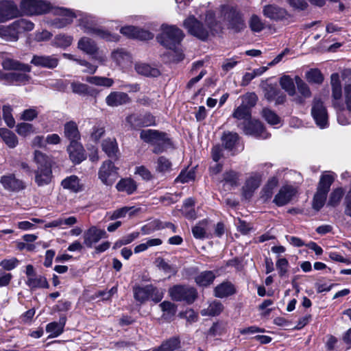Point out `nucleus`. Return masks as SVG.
I'll return each instance as SVG.
<instances>
[{
    "label": "nucleus",
    "mask_w": 351,
    "mask_h": 351,
    "mask_svg": "<svg viewBox=\"0 0 351 351\" xmlns=\"http://www.w3.org/2000/svg\"><path fill=\"white\" fill-rule=\"evenodd\" d=\"M332 89V105L337 110H347L351 112V84H345L342 92L341 84L338 73L330 76Z\"/></svg>",
    "instance_id": "f257e3e1"
},
{
    "label": "nucleus",
    "mask_w": 351,
    "mask_h": 351,
    "mask_svg": "<svg viewBox=\"0 0 351 351\" xmlns=\"http://www.w3.org/2000/svg\"><path fill=\"white\" fill-rule=\"evenodd\" d=\"M34 162L36 168L34 171V182L38 186L49 184L53 180L52 167L53 161L51 157L36 150L34 153Z\"/></svg>",
    "instance_id": "f03ea898"
},
{
    "label": "nucleus",
    "mask_w": 351,
    "mask_h": 351,
    "mask_svg": "<svg viewBox=\"0 0 351 351\" xmlns=\"http://www.w3.org/2000/svg\"><path fill=\"white\" fill-rule=\"evenodd\" d=\"M206 27H204L193 16H191L184 21V27L191 35L199 39L205 40L208 36L209 32L214 29L215 25L214 15L210 12L206 14Z\"/></svg>",
    "instance_id": "7ed1b4c3"
},
{
    "label": "nucleus",
    "mask_w": 351,
    "mask_h": 351,
    "mask_svg": "<svg viewBox=\"0 0 351 351\" xmlns=\"http://www.w3.org/2000/svg\"><path fill=\"white\" fill-rule=\"evenodd\" d=\"M162 32L157 36L158 42L165 47L176 51L184 38L183 32L175 25H162Z\"/></svg>",
    "instance_id": "20e7f679"
},
{
    "label": "nucleus",
    "mask_w": 351,
    "mask_h": 351,
    "mask_svg": "<svg viewBox=\"0 0 351 351\" xmlns=\"http://www.w3.org/2000/svg\"><path fill=\"white\" fill-rule=\"evenodd\" d=\"M335 174L332 172H325L322 175L317 192L315 193L313 200V208L319 210L321 209L326 202L327 194L330 190L331 184L333 183Z\"/></svg>",
    "instance_id": "39448f33"
},
{
    "label": "nucleus",
    "mask_w": 351,
    "mask_h": 351,
    "mask_svg": "<svg viewBox=\"0 0 351 351\" xmlns=\"http://www.w3.org/2000/svg\"><path fill=\"white\" fill-rule=\"evenodd\" d=\"M79 26L86 34L95 35L108 41H115L117 40L116 36L106 30L96 27L94 18L90 15H84L80 20Z\"/></svg>",
    "instance_id": "423d86ee"
},
{
    "label": "nucleus",
    "mask_w": 351,
    "mask_h": 351,
    "mask_svg": "<svg viewBox=\"0 0 351 351\" xmlns=\"http://www.w3.org/2000/svg\"><path fill=\"white\" fill-rule=\"evenodd\" d=\"M171 298L176 301L193 303L197 296V292L193 287L186 285H176L169 289Z\"/></svg>",
    "instance_id": "0eeeda50"
},
{
    "label": "nucleus",
    "mask_w": 351,
    "mask_h": 351,
    "mask_svg": "<svg viewBox=\"0 0 351 351\" xmlns=\"http://www.w3.org/2000/svg\"><path fill=\"white\" fill-rule=\"evenodd\" d=\"M221 12L229 28L235 32H240L246 27L242 15L233 8L224 5L222 7Z\"/></svg>",
    "instance_id": "6e6552de"
},
{
    "label": "nucleus",
    "mask_w": 351,
    "mask_h": 351,
    "mask_svg": "<svg viewBox=\"0 0 351 351\" xmlns=\"http://www.w3.org/2000/svg\"><path fill=\"white\" fill-rule=\"evenodd\" d=\"M20 7L27 15L42 14L49 11L51 8L49 3L40 0H23Z\"/></svg>",
    "instance_id": "1a4fd4ad"
},
{
    "label": "nucleus",
    "mask_w": 351,
    "mask_h": 351,
    "mask_svg": "<svg viewBox=\"0 0 351 351\" xmlns=\"http://www.w3.org/2000/svg\"><path fill=\"white\" fill-rule=\"evenodd\" d=\"M311 114L320 128H324L328 125V112L323 101L319 99H314L313 101Z\"/></svg>",
    "instance_id": "9d476101"
},
{
    "label": "nucleus",
    "mask_w": 351,
    "mask_h": 351,
    "mask_svg": "<svg viewBox=\"0 0 351 351\" xmlns=\"http://www.w3.org/2000/svg\"><path fill=\"white\" fill-rule=\"evenodd\" d=\"M125 120L130 127L133 129L155 125V117L150 113L132 114L128 116Z\"/></svg>",
    "instance_id": "9b49d317"
},
{
    "label": "nucleus",
    "mask_w": 351,
    "mask_h": 351,
    "mask_svg": "<svg viewBox=\"0 0 351 351\" xmlns=\"http://www.w3.org/2000/svg\"><path fill=\"white\" fill-rule=\"evenodd\" d=\"M117 175V168L110 160L104 161L100 167L98 172L99 179L106 185L110 186L114 181Z\"/></svg>",
    "instance_id": "f8f14e48"
},
{
    "label": "nucleus",
    "mask_w": 351,
    "mask_h": 351,
    "mask_svg": "<svg viewBox=\"0 0 351 351\" xmlns=\"http://www.w3.org/2000/svg\"><path fill=\"white\" fill-rule=\"evenodd\" d=\"M107 237L108 234L104 230L99 229L93 226L84 233V244L87 247L91 248L100 239L107 238Z\"/></svg>",
    "instance_id": "ddd939ff"
},
{
    "label": "nucleus",
    "mask_w": 351,
    "mask_h": 351,
    "mask_svg": "<svg viewBox=\"0 0 351 351\" xmlns=\"http://www.w3.org/2000/svg\"><path fill=\"white\" fill-rule=\"evenodd\" d=\"M263 14L265 17L275 21L288 19L290 17V14L285 8L274 4L265 5Z\"/></svg>",
    "instance_id": "4468645a"
},
{
    "label": "nucleus",
    "mask_w": 351,
    "mask_h": 351,
    "mask_svg": "<svg viewBox=\"0 0 351 351\" xmlns=\"http://www.w3.org/2000/svg\"><path fill=\"white\" fill-rule=\"evenodd\" d=\"M20 12L12 1L0 2V23H4L19 16Z\"/></svg>",
    "instance_id": "2eb2a0df"
},
{
    "label": "nucleus",
    "mask_w": 351,
    "mask_h": 351,
    "mask_svg": "<svg viewBox=\"0 0 351 351\" xmlns=\"http://www.w3.org/2000/svg\"><path fill=\"white\" fill-rule=\"evenodd\" d=\"M296 191L292 186H283L275 195L273 202L278 206H285L292 199Z\"/></svg>",
    "instance_id": "dca6fc26"
},
{
    "label": "nucleus",
    "mask_w": 351,
    "mask_h": 351,
    "mask_svg": "<svg viewBox=\"0 0 351 351\" xmlns=\"http://www.w3.org/2000/svg\"><path fill=\"white\" fill-rule=\"evenodd\" d=\"M0 182L5 190L10 191H19L26 187L25 183L12 173L3 176L1 178Z\"/></svg>",
    "instance_id": "f3484780"
},
{
    "label": "nucleus",
    "mask_w": 351,
    "mask_h": 351,
    "mask_svg": "<svg viewBox=\"0 0 351 351\" xmlns=\"http://www.w3.org/2000/svg\"><path fill=\"white\" fill-rule=\"evenodd\" d=\"M67 152L69 155L70 160L74 164H80L86 158L85 150L82 145L77 141L70 142L67 147Z\"/></svg>",
    "instance_id": "a211bd4d"
},
{
    "label": "nucleus",
    "mask_w": 351,
    "mask_h": 351,
    "mask_svg": "<svg viewBox=\"0 0 351 351\" xmlns=\"http://www.w3.org/2000/svg\"><path fill=\"white\" fill-rule=\"evenodd\" d=\"M56 14L58 16L53 21V25L57 28H63L66 25L71 24L73 19L76 17V14L71 10L58 8L55 11Z\"/></svg>",
    "instance_id": "6ab92c4d"
},
{
    "label": "nucleus",
    "mask_w": 351,
    "mask_h": 351,
    "mask_svg": "<svg viewBox=\"0 0 351 351\" xmlns=\"http://www.w3.org/2000/svg\"><path fill=\"white\" fill-rule=\"evenodd\" d=\"M30 62L36 66L52 69L58 66L59 59L55 55H34Z\"/></svg>",
    "instance_id": "aec40b11"
},
{
    "label": "nucleus",
    "mask_w": 351,
    "mask_h": 351,
    "mask_svg": "<svg viewBox=\"0 0 351 351\" xmlns=\"http://www.w3.org/2000/svg\"><path fill=\"white\" fill-rule=\"evenodd\" d=\"M111 58L116 64L123 69L128 68L132 63V56L124 49H117L111 53Z\"/></svg>",
    "instance_id": "412c9836"
},
{
    "label": "nucleus",
    "mask_w": 351,
    "mask_h": 351,
    "mask_svg": "<svg viewBox=\"0 0 351 351\" xmlns=\"http://www.w3.org/2000/svg\"><path fill=\"white\" fill-rule=\"evenodd\" d=\"M261 176L258 173L252 174L246 180L243 187V193L245 198H250L261 182Z\"/></svg>",
    "instance_id": "4be33fe9"
},
{
    "label": "nucleus",
    "mask_w": 351,
    "mask_h": 351,
    "mask_svg": "<svg viewBox=\"0 0 351 351\" xmlns=\"http://www.w3.org/2000/svg\"><path fill=\"white\" fill-rule=\"evenodd\" d=\"M71 89L73 93L80 96H95L97 93L96 89L79 81L73 80L70 82Z\"/></svg>",
    "instance_id": "5701e85b"
},
{
    "label": "nucleus",
    "mask_w": 351,
    "mask_h": 351,
    "mask_svg": "<svg viewBox=\"0 0 351 351\" xmlns=\"http://www.w3.org/2000/svg\"><path fill=\"white\" fill-rule=\"evenodd\" d=\"M134 70L138 75L147 77H156L160 75V72L157 67L145 62H136L134 64Z\"/></svg>",
    "instance_id": "b1692460"
},
{
    "label": "nucleus",
    "mask_w": 351,
    "mask_h": 351,
    "mask_svg": "<svg viewBox=\"0 0 351 351\" xmlns=\"http://www.w3.org/2000/svg\"><path fill=\"white\" fill-rule=\"evenodd\" d=\"M130 101L128 95L123 92H112L106 98L108 106L114 107L128 104Z\"/></svg>",
    "instance_id": "393cba45"
},
{
    "label": "nucleus",
    "mask_w": 351,
    "mask_h": 351,
    "mask_svg": "<svg viewBox=\"0 0 351 351\" xmlns=\"http://www.w3.org/2000/svg\"><path fill=\"white\" fill-rule=\"evenodd\" d=\"M2 66L5 70H14L21 72H30L32 71L30 65L22 63L19 60L10 58H3Z\"/></svg>",
    "instance_id": "a878e982"
},
{
    "label": "nucleus",
    "mask_w": 351,
    "mask_h": 351,
    "mask_svg": "<svg viewBox=\"0 0 351 351\" xmlns=\"http://www.w3.org/2000/svg\"><path fill=\"white\" fill-rule=\"evenodd\" d=\"M236 293L234 285L229 282L225 281L218 285L214 289L215 296L219 298H227Z\"/></svg>",
    "instance_id": "bb28decb"
},
{
    "label": "nucleus",
    "mask_w": 351,
    "mask_h": 351,
    "mask_svg": "<svg viewBox=\"0 0 351 351\" xmlns=\"http://www.w3.org/2000/svg\"><path fill=\"white\" fill-rule=\"evenodd\" d=\"M77 48L90 56L95 55L98 51V47L95 42L86 36L81 38L78 40Z\"/></svg>",
    "instance_id": "cd10ccee"
},
{
    "label": "nucleus",
    "mask_w": 351,
    "mask_h": 351,
    "mask_svg": "<svg viewBox=\"0 0 351 351\" xmlns=\"http://www.w3.org/2000/svg\"><path fill=\"white\" fill-rule=\"evenodd\" d=\"M61 186L73 193H78L83 190V184L77 176L72 175L66 177L61 182Z\"/></svg>",
    "instance_id": "c85d7f7f"
},
{
    "label": "nucleus",
    "mask_w": 351,
    "mask_h": 351,
    "mask_svg": "<svg viewBox=\"0 0 351 351\" xmlns=\"http://www.w3.org/2000/svg\"><path fill=\"white\" fill-rule=\"evenodd\" d=\"M244 133L247 135H254L260 136L263 132V127L262 123L257 120H252L247 121L241 127Z\"/></svg>",
    "instance_id": "c756f323"
},
{
    "label": "nucleus",
    "mask_w": 351,
    "mask_h": 351,
    "mask_svg": "<svg viewBox=\"0 0 351 351\" xmlns=\"http://www.w3.org/2000/svg\"><path fill=\"white\" fill-rule=\"evenodd\" d=\"M65 317H61L58 322H53L46 326V331L50 333L49 337H57L60 335L63 331L66 324Z\"/></svg>",
    "instance_id": "7c9ffc66"
},
{
    "label": "nucleus",
    "mask_w": 351,
    "mask_h": 351,
    "mask_svg": "<svg viewBox=\"0 0 351 351\" xmlns=\"http://www.w3.org/2000/svg\"><path fill=\"white\" fill-rule=\"evenodd\" d=\"M140 138L146 143H155L158 141L165 140V133L159 132L156 130H145L140 133Z\"/></svg>",
    "instance_id": "2f4dec72"
},
{
    "label": "nucleus",
    "mask_w": 351,
    "mask_h": 351,
    "mask_svg": "<svg viewBox=\"0 0 351 351\" xmlns=\"http://www.w3.org/2000/svg\"><path fill=\"white\" fill-rule=\"evenodd\" d=\"M232 117L241 121L238 123L239 127H241L243 124L246 123L251 119V110L248 109L245 106H239L237 107L232 113Z\"/></svg>",
    "instance_id": "473e14b6"
},
{
    "label": "nucleus",
    "mask_w": 351,
    "mask_h": 351,
    "mask_svg": "<svg viewBox=\"0 0 351 351\" xmlns=\"http://www.w3.org/2000/svg\"><path fill=\"white\" fill-rule=\"evenodd\" d=\"M180 347V339L178 337H172L154 348L152 351H174Z\"/></svg>",
    "instance_id": "72a5a7b5"
},
{
    "label": "nucleus",
    "mask_w": 351,
    "mask_h": 351,
    "mask_svg": "<svg viewBox=\"0 0 351 351\" xmlns=\"http://www.w3.org/2000/svg\"><path fill=\"white\" fill-rule=\"evenodd\" d=\"M64 134L70 142L73 141H79L80 139V134L78 130L77 125L75 122L71 121L66 123L64 125Z\"/></svg>",
    "instance_id": "f704fd0d"
},
{
    "label": "nucleus",
    "mask_w": 351,
    "mask_h": 351,
    "mask_svg": "<svg viewBox=\"0 0 351 351\" xmlns=\"http://www.w3.org/2000/svg\"><path fill=\"white\" fill-rule=\"evenodd\" d=\"M119 191L125 192L127 194H132L137 189L136 182L132 178H123L119 181L116 186Z\"/></svg>",
    "instance_id": "c9c22d12"
},
{
    "label": "nucleus",
    "mask_w": 351,
    "mask_h": 351,
    "mask_svg": "<svg viewBox=\"0 0 351 351\" xmlns=\"http://www.w3.org/2000/svg\"><path fill=\"white\" fill-rule=\"evenodd\" d=\"M278 184V180L276 177L270 178L261 191V199L267 202L272 197L274 191Z\"/></svg>",
    "instance_id": "e433bc0d"
},
{
    "label": "nucleus",
    "mask_w": 351,
    "mask_h": 351,
    "mask_svg": "<svg viewBox=\"0 0 351 351\" xmlns=\"http://www.w3.org/2000/svg\"><path fill=\"white\" fill-rule=\"evenodd\" d=\"M215 278V275L212 271H204L195 277V282L199 287H207L211 285Z\"/></svg>",
    "instance_id": "4c0bfd02"
},
{
    "label": "nucleus",
    "mask_w": 351,
    "mask_h": 351,
    "mask_svg": "<svg viewBox=\"0 0 351 351\" xmlns=\"http://www.w3.org/2000/svg\"><path fill=\"white\" fill-rule=\"evenodd\" d=\"M150 285L144 287L136 286L133 288L134 298L135 300L143 304L149 299Z\"/></svg>",
    "instance_id": "58836bf2"
},
{
    "label": "nucleus",
    "mask_w": 351,
    "mask_h": 351,
    "mask_svg": "<svg viewBox=\"0 0 351 351\" xmlns=\"http://www.w3.org/2000/svg\"><path fill=\"white\" fill-rule=\"evenodd\" d=\"M27 73H9L7 75V82L10 84H25L31 80L30 75Z\"/></svg>",
    "instance_id": "ea45409f"
},
{
    "label": "nucleus",
    "mask_w": 351,
    "mask_h": 351,
    "mask_svg": "<svg viewBox=\"0 0 351 351\" xmlns=\"http://www.w3.org/2000/svg\"><path fill=\"white\" fill-rule=\"evenodd\" d=\"M25 283L31 289H47L49 287V283L46 278L40 275L27 278Z\"/></svg>",
    "instance_id": "a19ab883"
},
{
    "label": "nucleus",
    "mask_w": 351,
    "mask_h": 351,
    "mask_svg": "<svg viewBox=\"0 0 351 351\" xmlns=\"http://www.w3.org/2000/svg\"><path fill=\"white\" fill-rule=\"evenodd\" d=\"M102 149L109 157H116L118 152L117 143L114 138H107L102 142Z\"/></svg>",
    "instance_id": "79ce46f5"
},
{
    "label": "nucleus",
    "mask_w": 351,
    "mask_h": 351,
    "mask_svg": "<svg viewBox=\"0 0 351 351\" xmlns=\"http://www.w3.org/2000/svg\"><path fill=\"white\" fill-rule=\"evenodd\" d=\"M223 310V306L221 302L215 300L208 306L201 311L203 316H216L219 315Z\"/></svg>",
    "instance_id": "37998d69"
},
{
    "label": "nucleus",
    "mask_w": 351,
    "mask_h": 351,
    "mask_svg": "<svg viewBox=\"0 0 351 351\" xmlns=\"http://www.w3.org/2000/svg\"><path fill=\"white\" fill-rule=\"evenodd\" d=\"M85 80L91 84L107 88L111 87L114 84L113 79L101 76H87Z\"/></svg>",
    "instance_id": "c03bdc74"
},
{
    "label": "nucleus",
    "mask_w": 351,
    "mask_h": 351,
    "mask_svg": "<svg viewBox=\"0 0 351 351\" xmlns=\"http://www.w3.org/2000/svg\"><path fill=\"white\" fill-rule=\"evenodd\" d=\"M0 136L4 143L10 148L15 147L18 144L16 136L6 128H0Z\"/></svg>",
    "instance_id": "a18cd8bd"
},
{
    "label": "nucleus",
    "mask_w": 351,
    "mask_h": 351,
    "mask_svg": "<svg viewBox=\"0 0 351 351\" xmlns=\"http://www.w3.org/2000/svg\"><path fill=\"white\" fill-rule=\"evenodd\" d=\"M12 27H14L16 34L19 36V34L22 32L32 31L34 27V25L26 19H20L13 22Z\"/></svg>",
    "instance_id": "49530a36"
},
{
    "label": "nucleus",
    "mask_w": 351,
    "mask_h": 351,
    "mask_svg": "<svg viewBox=\"0 0 351 351\" xmlns=\"http://www.w3.org/2000/svg\"><path fill=\"white\" fill-rule=\"evenodd\" d=\"M73 37L65 34H59L54 37L53 45L57 47L65 49L71 45Z\"/></svg>",
    "instance_id": "de8ad7c7"
},
{
    "label": "nucleus",
    "mask_w": 351,
    "mask_h": 351,
    "mask_svg": "<svg viewBox=\"0 0 351 351\" xmlns=\"http://www.w3.org/2000/svg\"><path fill=\"white\" fill-rule=\"evenodd\" d=\"M0 37L8 41H16L18 40V36L16 34V32H14L12 23L8 26L0 25Z\"/></svg>",
    "instance_id": "09e8293b"
},
{
    "label": "nucleus",
    "mask_w": 351,
    "mask_h": 351,
    "mask_svg": "<svg viewBox=\"0 0 351 351\" xmlns=\"http://www.w3.org/2000/svg\"><path fill=\"white\" fill-rule=\"evenodd\" d=\"M239 174L234 171H228L223 174V179L221 180L223 185H228L234 187L238 185Z\"/></svg>",
    "instance_id": "8fccbe9b"
},
{
    "label": "nucleus",
    "mask_w": 351,
    "mask_h": 351,
    "mask_svg": "<svg viewBox=\"0 0 351 351\" xmlns=\"http://www.w3.org/2000/svg\"><path fill=\"white\" fill-rule=\"evenodd\" d=\"M345 191L341 187H338L332 190L329 196L328 204L331 206H336L340 203Z\"/></svg>",
    "instance_id": "3c124183"
},
{
    "label": "nucleus",
    "mask_w": 351,
    "mask_h": 351,
    "mask_svg": "<svg viewBox=\"0 0 351 351\" xmlns=\"http://www.w3.org/2000/svg\"><path fill=\"white\" fill-rule=\"evenodd\" d=\"M280 84L289 95H293L295 92V84L293 80L288 75L282 76L280 80Z\"/></svg>",
    "instance_id": "603ef678"
},
{
    "label": "nucleus",
    "mask_w": 351,
    "mask_h": 351,
    "mask_svg": "<svg viewBox=\"0 0 351 351\" xmlns=\"http://www.w3.org/2000/svg\"><path fill=\"white\" fill-rule=\"evenodd\" d=\"M223 145L226 149H232L237 143L239 136L237 133L228 132L222 136Z\"/></svg>",
    "instance_id": "864d4df0"
},
{
    "label": "nucleus",
    "mask_w": 351,
    "mask_h": 351,
    "mask_svg": "<svg viewBox=\"0 0 351 351\" xmlns=\"http://www.w3.org/2000/svg\"><path fill=\"white\" fill-rule=\"evenodd\" d=\"M160 307L163 311L162 317L165 319L171 318L176 314V307L175 304L171 302L164 301L160 304Z\"/></svg>",
    "instance_id": "5fc2aeb1"
},
{
    "label": "nucleus",
    "mask_w": 351,
    "mask_h": 351,
    "mask_svg": "<svg viewBox=\"0 0 351 351\" xmlns=\"http://www.w3.org/2000/svg\"><path fill=\"white\" fill-rule=\"evenodd\" d=\"M207 226V220H203L199 222L195 226L192 228L193 236L196 239H204L206 237Z\"/></svg>",
    "instance_id": "6e6d98bb"
},
{
    "label": "nucleus",
    "mask_w": 351,
    "mask_h": 351,
    "mask_svg": "<svg viewBox=\"0 0 351 351\" xmlns=\"http://www.w3.org/2000/svg\"><path fill=\"white\" fill-rule=\"evenodd\" d=\"M249 26L254 32H260L265 28V24L257 15H252L249 21Z\"/></svg>",
    "instance_id": "4d7b16f0"
},
{
    "label": "nucleus",
    "mask_w": 351,
    "mask_h": 351,
    "mask_svg": "<svg viewBox=\"0 0 351 351\" xmlns=\"http://www.w3.org/2000/svg\"><path fill=\"white\" fill-rule=\"evenodd\" d=\"M306 79L309 82L321 84L324 80L322 73L317 69H311L306 74Z\"/></svg>",
    "instance_id": "13d9d810"
},
{
    "label": "nucleus",
    "mask_w": 351,
    "mask_h": 351,
    "mask_svg": "<svg viewBox=\"0 0 351 351\" xmlns=\"http://www.w3.org/2000/svg\"><path fill=\"white\" fill-rule=\"evenodd\" d=\"M263 117L271 125H276L280 123V117L272 110L265 108L262 112Z\"/></svg>",
    "instance_id": "bf43d9fd"
},
{
    "label": "nucleus",
    "mask_w": 351,
    "mask_h": 351,
    "mask_svg": "<svg viewBox=\"0 0 351 351\" xmlns=\"http://www.w3.org/2000/svg\"><path fill=\"white\" fill-rule=\"evenodd\" d=\"M257 101V96L254 93H247L242 97V104L241 106H245L248 109L254 106Z\"/></svg>",
    "instance_id": "052dcab7"
},
{
    "label": "nucleus",
    "mask_w": 351,
    "mask_h": 351,
    "mask_svg": "<svg viewBox=\"0 0 351 351\" xmlns=\"http://www.w3.org/2000/svg\"><path fill=\"white\" fill-rule=\"evenodd\" d=\"M171 167V162L164 156H160L157 160L156 171L161 173H165L170 171Z\"/></svg>",
    "instance_id": "680f3d73"
},
{
    "label": "nucleus",
    "mask_w": 351,
    "mask_h": 351,
    "mask_svg": "<svg viewBox=\"0 0 351 351\" xmlns=\"http://www.w3.org/2000/svg\"><path fill=\"white\" fill-rule=\"evenodd\" d=\"M16 132L23 136H27L34 132V127L27 123H21L16 125Z\"/></svg>",
    "instance_id": "e2e57ef3"
},
{
    "label": "nucleus",
    "mask_w": 351,
    "mask_h": 351,
    "mask_svg": "<svg viewBox=\"0 0 351 351\" xmlns=\"http://www.w3.org/2000/svg\"><path fill=\"white\" fill-rule=\"evenodd\" d=\"M12 108L10 106L3 107V117L5 122L9 128H13L15 124V120L12 114Z\"/></svg>",
    "instance_id": "0e129e2a"
},
{
    "label": "nucleus",
    "mask_w": 351,
    "mask_h": 351,
    "mask_svg": "<svg viewBox=\"0 0 351 351\" xmlns=\"http://www.w3.org/2000/svg\"><path fill=\"white\" fill-rule=\"evenodd\" d=\"M105 128L101 125H94L90 132V138L94 142H98L104 136Z\"/></svg>",
    "instance_id": "69168bd1"
},
{
    "label": "nucleus",
    "mask_w": 351,
    "mask_h": 351,
    "mask_svg": "<svg viewBox=\"0 0 351 351\" xmlns=\"http://www.w3.org/2000/svg\"><path fill=\"white\" fill-rule=\"evenodd\" d=\"M295 81L298 86V91L304 97H309L311 96V91L308 85L302 81L300 77L296 76Z\"/></svg>",
    "instance_id": "338daca9"
},
{
    "label": "nucleus",
    "mask_w": 351,
    "mask_h": 351,
    "mask_svg": "<svg viewBox=\"0 0 351 351\" xmlns=\"http://www.w3.org/2000/svg\"><path fill=\"white\" fill-rule=\"evenodd\" d=\"M164 291L150 285L149 299L155 303H158L163 298Z\"/></svg>",
    "instance_id": "774afa93"
}]
</instances>
